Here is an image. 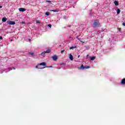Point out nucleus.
<instances>
[{
  "mask_svg": "<svg viewBox=\"0 0 125 125\" xmlns=\"http://www.w3.org/2000/svg\"><path fill=\"white\" fill-rule=\"evenodd\" d=\"M114 3L116 6H118L119 5V1L115 0Z\"/></svg>",
  "mask_w": 125,
  "mask_h": 125,
  "instance_id": "nucleus-10",
  "label": "nucleus"
},
{
  "mask_svg": "<svg viewBox=\"0 0 125 125\" xmlns=\"http://www.w3.org/2000/svg\"><path fill=\"white\" fill-rule=\"evenodd\" d=\"M28 53H29V54H30V55H32V56L34 55V53H32L31 52H29Z\"/></svg>",
  "mask_w": 125,
  "mask_h": 125,
  "instance_id": "nucleus-15",
  "label": "nucleus"
},
{
  "mask_svg": "<svg viewBox=\"0 0 125 125\" xmlns=\"http://www.w3.org/2000/svg\"><path fill=\"white\" fill-rule=\"evenodd\" d=\"M52 58L54 61H57V59H58V57L56 55L53 56Z\"/></svg>",
  "mask_w": 125,
  "mask_h": 125,
  "instance_id": "nucleus-5",
  "label": "nucleus"
},
{
  "mask_svg": "<svg viewBox=\"0 0 125 125\" xmlns=\"http://www.w3.org/2000/svg\"><path fill=\"white\" fill-rule=\"evenodd\" d=\"M11 42H13V39H11Z\"/></svg>",
  "mask_w": 125,
  "mask_h": 125,
  "instance_id": "nucleus-33",
  "label": "nucleus"
},
{
  "mask_svg": "<svg viewBox=\"0 0 125 125\" xmlns=\"http://www.w3.org/2000/svg\"><path fill=\"white\" fill-rule=\"evenodd\" d=\"M65 63H63V62H62V63H61L60 65H65Z\"/></svg>",
  "mask_w": 125,
  "mask_h": 125,
  "instance_id": "nucleus-21",
  "label": "nucleus"
},
{
  "mask_svg": "<svg viewBox=\"0 0 125 125\" xmlns=\"http://www.w3.org/2000/svg\"><path fill=\"white\" fill-rule=\"evenodd\" d=\"M77 39L78 40V41H80V42H83V41H81V39L77 37Z\"/></svg>",
  "mask_w": 125,
  "mask_h": 125,
  "instance_id": "nucleus-18",
  "label": "nucleus"
},
{
  "mask_svg": "<svg viewBox=\"0 0 125 125\" xmlns=\"http://www.w3.org/2000/svg\"><path fill=\"white\" fill-rule=\"evenodd\" d=\"M7 20V18H3L2 19V22H6Z\"/></svg>",
  "mask_w": 125,
  "mask_h": 125,
  "instance_id": "nucleus-11",
  "label": "nucleus"
},
{
  "mask_svg": "<svg viewBox=\"0 0 125 125\" xmlns=\"http://www.w3.org/2000/svg\"><path fill=\"white\" fill-rule=\"evenodd\" d=\"M73 48H77V46H71L70 47V49H73Z\"/></svg>",
  "mask_w": 125,
  "mask_h": 125,
  "instance_id": "nucleus-14",
  "label": "nucleus"
},
{
  "mask_svg": "<svg viewBox=\"0 0 125 125\" xmlns=\"http://www.w3.org/2000/svg\"><path fill=\"white\" fill-rule=\"evenodd\" d=\"M52 11H53V12H57V11L55 10H53Z\"/></svg>",
  "mask_w": 125,
  "mask_h": 125,
  "instance_id": "nucleus-22",
  "label": "nucleus"
},
{
  "mask_svg": "<svg viewBox=\"0 0 125 125\" xmlns=\"http://www.w3.org/2000/svg\"><path fill=\"white\" fill-rule=\"evenodd\" d=\"M9 25H15V21H9L8 22Z\"/></svg>",
  "mask_w": 125,
  "mask_h": 125,
  "instance_id": "nucleus-4",
  "label": "nucleus"
},
{
  "mask_svg": "<svg viewBox=\"0 0 125 125\" xmlns=\"http://www.w3.org/2000/svg\"><path fill=\"white\" fill-rule=\"evenodd\" d=\"M19 11H21V12H24V11H26V9L23 8H20L19 9Z\"/></svg>",
  "mask_w": 125,
  "mask_h": 125,
  "instance_id": "nucleus-6",
  "label": "nucleus"
},
{
  "mask_svg": "<svg viewBox=\"0 0 125 125\" xmlns=\"http://www.w3.org/2000/svg\"><path fill=\"white\" fill-rule=\"evenodd\" d=\"M90 60H91V61H93V60H95V57H94V56L92 57L91 58Z\"/></svg>",
  "mask_w": 125,
  "mask_h": 125,
  "instance_id": "nucleus-13",
  "label": "nucleus"
},
{
  "mask_svg": "<svg viewBox=\"0 0 125 125\" xmlns=\"http://www.w3.org/2000/svg\"><path fill=\"white\" fill-rule=\"evenodd\" d=\"M118 30L120 32H121V30H122V28H118Z\"/></svg>",
  "mask_w": 125,
  "mask_h": 125,
  "instance_id": "nucleus-23",
  "label": "nucleus"
},
{
  "mask_svg": "<svg viewBox=\"0 0 125 125\" xmlns=\"http://www.w3.org/2000/svg\"><path fill=\"white\" fill-rule=\"evenodd\" d=\"M121 84H123V85H125V78L122 79L121 80Z\"/></svg>",
  "mask_w": 125,
  "mask_h": 125,
  "instance_id": "nucleus-7",
  "label": "nucleus"
},
{
  "mask_svg": "<svg viewBox=\"0 0 125 125\" xmlns=\"http://www.w3.org/2000/svg\"><path fill=\"white\" fill-rule=\"evenodd\" d=\"M69 59H70L71 61H73V60H74L73 55H72L71 54L69 55Z\"/></svg>",
  "mask_w": 125,
  "mask_h": 125,
  "instance_id": "nucleus-9",
  "label": "nucleus"
},
{
  "mask_svg": "<svg viewBox=\"0 0 125 125\" xmlns=\"http://www.w3.org/2000/svg\"><path fill=\"white\" fill-rule=\"evenodd\" d=\"M51 52V50H50V49H47L46 51H44L42 52L41 53V55L42 56H43V57H44V56H45V53H50Z\"/></svg>",
  "mask_w": 125,
  "mask_h": 125,
  "instance_id": "nucleus-3",
  "label": "nucleus"
},
{
  "mask_svg": "<svg viewBox=\"0 0 125 125\" xmlns=\"http://www.w3.org/2000/svg\"><path fill=\"white\" fill-rule=\"evenodd\" d=\"M77 39L78 40V41H80V42H83V41H81V39L77 37Z\"/></svg>",
  "mask_w": 125,
  "mask_h": 125,
  "instance_id": "nucleus-17",
  "label": "nucleus"
},
{
  "mask_svg": "<svg viewBox=\"0 0 125 125\" xmlns=\"http://www.w3.org/2000/svg\"><path fill=\"white\" fill-rule=\"evenodd\" d=\"M92 26L93 28H98V27H99V21L97 20H95Z\"/></svg>",
  "mask_w": 125,
  "mask_h": 125,
  "instance_id": "nucleus-1",
  "label": "nucleus"
},
{
  "mask_svg": "<svg viewBox=\"0 0 125 125\" xmlns=\"http://www.w3.org/2000/svg\"><path fill=\"white\" fill-rule=\"evenodd\" d=\"M122 25H123V26H125V22H123V23H122Z\"/></svg>",
  "mask_w": 125,
  "mask_h": 125,
  "instance_id": "nucleus-27",
  "label": "nucleus"
},
{
  "mask_svg": "<svg viewBox=\"0 0 125 125\" xmlns=\"http://www.w3.org/2000/svg\"><path fill=\"white\" fill-rule=\"evenodd\" d=\"M89 66H84L83 64H82L80 67H78V70H84V69H89Z\"/></svg>",
  "mask_w": 125,
  "mask_h": 125,
  "instance_id": "nucleus-2",
  "label": "nucleus"
},
{
  "mask_svg": "<svg viewBox=\"0 0 125 125\" xmlns=\"http://www.w3.org/2000/svg\"><path fill=\"white\" fill-rule=\"evenodd\" d=\"M44 68H45V67L38 68V69H44Z\"/></svg>",
  "mask_w": 125,
  "mask_h": 125,
  "instance_id": "nucleus-25",
  "label": "nucleus"
},
{
  "mask_svg": "<svg viewBox=\"0 0 125 125\" xmlns=\"http://www.w3.org/2000/svg\"><path fill=\"white\" fill-rule=\"evenodd\" d=\"M80 56L79 55V56H78V58H80Z\"/></svg>",
  "mask_w": 125,
  "mask_h": 125,
  "instance_id": "nucleus-34",
  "label": "nucleus"
},
{
  "mask_svg": "<svg viewBox=\"0 0 125 125\" xmlns=\"http://www.w3.org/2000/svg\"><path fill=\"white\" fill-rule=\"evenodd\" d=\"M86 57H88V55H86Z\"/></svg>",
  "mask_w": 125,
  "mask_h": 125,
  "instance_id": "nucleus-36",
  "label": "nucleus"
},
{
  "mask_svg": "<svg viewBox=\"0 0 125 125\" xmlns=\"http://www.w3.org/2000/svg\"><path fill=\"white\" fill-rule=\"evenodd\" d=\"M69 39H72V37L70 36Z\"/></svg>",
  "mask_w": 125,
  "mask_h": 125,
  "instance_id": "nucleus-35",
  "label": "nucleus"
},
{
  "mask_svg": "<svg viewBox=\"0 0 125 125\" xmlns=\"http://www.w3.org/2000/svg\"><path fill=\"white\" fill-rule=\"evenodd\" d=\"M38 65H40L41 66H46V63L44 62H43L38 64Z\"/></svg>",
  "mask_w": 125,
  "mask_h": 125,
  "instance_id": "nucleus-8",
  "label": "nucleus"
},
{
  "mask_svg": "<svg viewBox=\"0 0 125 125\" xmlns=\"http://www.w3.org/2000/svg\"><path fill=\"white\" fill-rule=\"evenodd\" d=\"M12 69L13 70H16V68H15V67H13Z\"/></svg>",
  "mask_w": 125,
  "mask_h": 125,
  "instance_id": "nucleus-30",
  "label": "nucleus"
},
{
  "mask_svg": "<svg viewBox=\"0 0 125 125\" xmlns=\"http://www.w3.org/2000/svg\"><path fill=\"white\" fill-rule=\"evenodd\" d=\"M36 23H38L39 24H40L41 21H36Z\"/></svg>",
  "mask_w": 125,
  "mask_h": 125,
  "instance_id": "nucleus-19",
  "label": "nucleus"
},
{
  "mask_svg": "<svg viewBox=\"0 0 125 125\" xmlns=\"http://www.w3.org/2000/svg\"><path fill=\"white\" fill-rule=\"evenodd\" d=\"M47 68H52V66L47 67Z\"/></svg>",
  "mask_w": 125,
  "mask_h": 125,
  "instance_id": "nucleus-31",
  "label": "nucleus"
},
{
  "mask_svg": "<svg viewBox=\"0 0 125 125\" xmlns=\"http://www.w3.org/2000/svg\"><path fill=\"white\" fill-rule=\"evenodd\" d=\"M0 8H2V6H0Z\"/></svg>",
  "mask_w": 125,
  "mask_h": 125,
  "instance_id": "nucleus-32",
  "label": "nucleus"
},
{
  "mask_svg": "<svg viewBox=\"0 0 125 125\" xmlns=\"http://www.w3.org/2000/svg\"><path fill=\"white\" fill-rule=\"evenodd\" d=\"M0 40H2V37L0 36Z\"/></svg>",
  "mask_w": 125,
  "mask_h": 125,
  "instance_id": "nucleus-29",
  "label": "nucleus"
},
{
  "mask_svg": "<svg viewBox=\"0 0 125 125\" xmlns=\"http://www.w3.org/2000/svg\"><path fill=\"white\" fill-rule=\"evenodd\" d=\"M48 27H49L50 28H51V27H52L51 24H48Z\"/></svg>",
  "mask_w": 125,
  "mask_h": 125,
  "instance_id": "nucleus-20",
  "label": "nucleus"
},
{
  "mask_svg": "<svg viewBox=\"0 0 125 125\" xmlns=\"http://www.w3.org/2000/svg\"><path fill=\"white\" fill-rule=\"evenodd\" d=\"M8 69V70H12V68L11 67H9Z\"/></svg>",
  "mask_w": 125,
  "mask_h": 125,
  "instance_id": "nucleus-26",
  "label": "nucleus"
},
{
  "mask_svg": "<svg viewBox=\"0 0 125 125\" xmlns=\"http://www.w3.org/2000/svg\"><path fill=\"white\" fill-rule=\"evenodd\" d=\"M65 51V50H62L61 51L62 53H63Z\"/></svg>",
  "mask_w": 125,
  "mask_h": 125,
  "instance_id": "nucleus-24",
  "label": "nucleus"
},
{
  "mask_svg": "<svg viewBox=\"0 0 125 125\" xmlns=\"http://www.w3.org/2000/svg\"><path fill=\"white\" fill-rule=\"evenodd\" d=\"M117 14H120V13H121V10H120V9H117Z\"/></svg>",
  "mask_w": 125,
  "mask_h": 125,
  "instance_id": "nucleus-12",
  "label": "nucleus"
},
{
  "mask_svg": "<svg viewBox=\"0 0 125 125\" xmlns=\"http://www.w3.org/2000/svg\"><path fill=\"white\" fill-rule=\"evenodd\" d=\"M39 64H38V65H36V68H39Z\"/></svg>",
  "mask_w": 125,
  "mask_h": 125,
  "instance_id": "nucleus-28",
  "label": "nucleus"
},
{
  "mask_svg": "<svg viewBox=\"0 0 125 125\" xmlns=\"http://www.w3.org/2000/svg\"><path fill=\"white\" fill-rule=\"evenodd\" d=\"M45 14H46V15H47V16H48L49 15V12H47L45 13Z\"/></svg>",
  "mask_w": 125,
  "mask_h": 125,
  "instance_id": "nucleus-16",
  "label": "nucleus"
}]
</instances>
